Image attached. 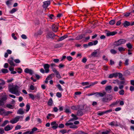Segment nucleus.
<instances>
[{
	"label": "nucleus",
	"mask_w": 134,
	"mask_h": 134,
	"mask_svg": "<svg viewBox=\"0 0 134 134\" xmlns=\"http://www.w3.org/2000/svg\"><path fill=\"white\" fill-rule=\"evenodd\" d=\"M60 132L62 134H64L67 132V130H60Z\"/></svg>",
	"instance_id": "44"
},
{
	"label": "nucleus",
	"mask_w": 134,
	"mask_h": 134,
	"mask_svg": "<svg viewBox=\"0 0 134 134\" xmlns=\"http://www.w3.org/2000/svg\"><path fill=\"white\" fill-rule=\"evenodd\" d=\"M126 45L127 47L129 49H131L132 48V45L130 43H128Z\"/></svg>",
	"instance_id": "37"
},
{
	"label": "nucleus",
	"mask_w": 134,
	"mask_h": 134,
	"mask_svg": "<svg viewBox=\"0 0 134 134\" xmlns=\"http://www.w3.org/2000/svg\"><path fill=\"white\" fill-rule=\"evenodd\" d=\"M35 98H36L37 99H39L40 97L39 93H37L35 96Z\"/></svg>",
	"instance_id": "49"
},
{
	"label": "nucleus",
	"mask_w": 134,
	"mask_h": 134,
	"mask_svg": "<svg viewBox=\"0 0 134 134\" xmlns=\"http://www.w3.org/2000/svg\"><path fill=\"white\" fill-rule=\"evenodd\" d=\"M12 113H13L12 112L10 111H7L6 112L5 111V115H7L9 114Z\"/></svg>",
	"instance_id": "62"
},
{
	"label": "nucleus",
	"mask_w": 134,
	"mask_h": 134,
	"mask_svg": "<svg viewBox=\"0 0 134 134\" xmlns=\"http://www.w3.org/2000/svg\"><path fill=\"white\" fill-rule=\"evenodd\" d=\"M51 125L52 126V128L54 129H55L58 127V125L56 122L54 121L51 123Z\"/></svg>",
	"instance_id": "7"
},
{
	"label": "nucleus",
	"mask_w": 134,
	"mask_h": 134,
	"mask_svg": "<svg viewBox=\"0 0 134 134\" xmlns=\"http://www.w3.org/2000/svg\"><path fill=\"white\" fill-rule=\"evenodd\" d=\"M19 87L16 85H14L13 83L9 85L8 90L12 93L19 96L20 94V92L18 91Z\"/></svg>",
	"instance_id": "1"
},
{
	"label": "nucleus",
	"mask_w": 134,
	"mask_h": 134,
	"mask_svg": "<svg viewBox=\"0 0 134 134\" xmlns=\"http://www.w3.org/2000/svg\"><path fill=\"white\" fill-rule=\"evenodd\" d=\"M126 40L124 39H121L114 42V44L116 46H118L121 44L125 43Z\"/></svg>",
	"instance_id": "4"
},
{
	"label": "nucleus",
	"mask_w": 134,
	"mask_h": 134,
	"mask_svg": "<svg viewBox=\"0 0 134 134\" xmlns=\"http://www.w3.org/2000/svg\"><path fill=\"white\" fill-rule=\"evenodd\" d=\"M119 93L120 95H123L124 93V91L123 90H121L119 91Z\"/></svg>",
	"instance_id": "40"
},
{
	"label": "nucleus",
	"mask_w": 134,
	"mask_h": 134,
	"mask_svg": "<svg viewBox=\"0 0 134 134\" xmlns=\"http://www.w3.org/2000/svg\"><path fill=\"white\" fill-rule=\"evenodd\" d=\"M87 59L85 57H84L82 60V62L85 63L87 61Z\"/></svg>",
	"instance_id": "57"
},
{
	"label": "nucleus",
	"mask_w": 134,
	"mask_h": 134,
	"mask_svg": "<svg viewBox=\"0 0 134 134\" xmlns=\"http://www.w3.org/2000/svg\"><path fill=\"white\" fill-rule=\"evenodd\" d=\"M118 49L120 52H121L122 51H125V49L122 47H119L118 48Z\"/></svg>",
	"instance_id": "53"
},
{
	"label": "nucleus",
	"mask_w": 134,
	"mask_h": 134,
	"mask_svg": "<svg viewBox=\"0 0 134 134\" xmlns=\"http://www.w3.org/2000/svg\"><path fill=\"white\" fill-rule=\"evenodd\" d=\"M54 36H57V35H55L52 32H49L48 33L47 36V37L48 38H53Z\"/></svg>",
	"instance_id": "10"
},
{
	"label": "nucleus",
	"mask_w": 134,
	"mask_h": 134,
	"mask_svg": "<svg viewBox=\"0 0 134 134\" xmlns=\"http://www.w3.org/2000/svg\"><path fill=\"white\" fill-rule=\"evenodd\" d=\"M97 54V52L96 51H94L92 53L91 55L92 56H93L94 57H97L96 55Z\"/></svg>",
	"instance_id": "34"
},
{
	"label": "nucleus",
	"mask_w": 134,
	"mask_h": 134,
	"mask_svg": "<svg viewBox=\"0 0 134 134\" xmlns=\"http://www.w3.org/2000/svg\"><path fill=\"white\" fill-rule=\"evenodd\" d=\"M52 29L53 32H56L57 31L58 27L57 25L53 24L52 26Z\"/></svg>",
	"instance_id": "12"
},
{
	"label": "nucleus",
	"mask_w": 134,
	"mask_h": 134,
	"mask_svg": "<svg viewBox=\"0 0 134 134\" xmlns=\"http://www.w3.org/2000/svg\"><path fill=\"white\" fill-rule=\"evenodd\" d=\"M114 91L115 92H117L118 90V88L117 86H115L114 88Z\"/></svg>",
	"instance_id": "56"
},
{
	"label": "nucleus",
	"mask_w": 134,
	"mask_h": 134,
	"mask_svg": "<svg viewBox=\"0 0 134 134\" xmlns=\"http://www.w3.org/2000/svg\"><path fill=\"white\" fill-rule=\"evenodd\" d=\"M78 134H86L82 131H79L77 132Z\"/></svg>",
	"instance_id": "64"
},
{
	"label": "nucleus",
	"mask_w": 134,
	"mask_h": 134,
	"mask_svg": "<svg viewBox=\"0 0 134 134\" xmlns=\"http://www.w3.org/2000/svg\"><path fill=\"white\" fill-rule=\"evenodd\" d=\"M118 76V73H114L110 74L109 76V78H112L113 77H116Z\"/></svg>",
	"instance_id": "16"
},
{
	"label": "nucleus",
	"mask_w": 134,
	"mask_h": 134,
	"mask_svg": "<svg viewBox=\"0 0 134 134\" xmlns=\"http://www.w3.org/2000/svg\"><path fill=\"white\" fill-rule=\"evenodd\" d=\"M72 125H73V123L72 122H66L65 124V125L67 126Z\"/></svg>",
	"instance_id": "61"
},
{
	"label": "nucleus",
	"mask_w": 134,
	"mask_h": 134,
	"mask_svg": "<svg viewBox=\"0 0 134 134\" xmlns=\"http://www.w3.org/2000/svg\"><path fill=\"white\" fill-rule=\"evenodd\" d=\"M56 96L60 98L62 96V94L58 92L56 93Z\"/></svg>",
	"instance_id": "52"
},
{
	"label": "nucleus",
	"mask_w": 134,
	"mask_h": 134,
	"mask_svg": "<svg viewBox=\"0 0 134 134\" xmlns=\"http://www.w3.org/2000/svg\"><path fill=\"white\" fill-rule=\"evenodd\" d=\"M49 65L47 64H44L43 65V67L45 70V72L48 73L49 72Z\"/></svg>",
	"instance_id": "8"
},
{
	"label": "nucleus",
	"mask_w": 134,
	"mask_h": 134,
	"mask_svg": "<svg viewBox=\"0 0 134 134\" xmlns=\"http://www.w3.org/2000/svg\"><path fill=\"white\" fill-rule=\"evenodd\" d=\"M119 75V79H121V80H122L124 79V78L122 77V74L120 72L118 73V75Z\"/></svg>",
	"instance_id": "33"
},
{
	"label": "nucleus",
	"mask_w": 134,
	"mask_h": 134,
	"mask_svg": "<svg viewBox=\"0 0 134 134\" xmlns=\"http://www.w3.org/2000/svg\"><path fill=\"white\" fill-rule=\"evenodd\" d=\"M26 111H29L30 108V106L29 104H27L26 105Z\"/></svg>",
	"instance_id": "43"
},
{
	"label": "nucleus",
	"mask_w": 134,
	"mask_h": 134,
	"mask_svg": "<svg viewBox=\"0 0 134 134\" xmlns=\"http://www.w3.org/2000/svg\"><path fill=\"white\" fill-rule=\"evenodd\" d=\"M16 70L17 72L19 73H21L22 71V70L21 69L19 68H17Z\"/></svg>",
	"instance_id": "47"
},
{
	"label": "nucleus",
	"mask_w": 134,
	"mask_h": 134,
	"mask_svg": "<svg viewBox=\"0 0 134 134\" xmlns=\"http://www.w3.org/2000/svg\"><path fill=\"white\" fill-rule=\"evenodd\" d=\"M1 71L3 73H7L8 72V70L5 69H3L1 70Z\"/></svg>",
	"instance_id": "36"
},
{
	"label": "nucleus",
	"mask_w": 134,
	"mask_h": 134,
	"mask_svg": "<svg viewBox=\"0 0 134 134\" xmlns=\"http://www.w3.org/2000/svg\"><path fill=\"white\" fill-rule=\"evenodd\" d=\"M116 33L117 32H110L107 33L106 34L107 36H110L114 35L116 34Z\"/></svg>",
	"instance_id": "20"
},
{
	"label": "nucleus",
	"mask_w": 134,
	"mask_h": 134,
	"mask_svg": "<svg viewBox=\"0 0 134 134\" xmlns=\"http://www.w3.org/2000/svg\"><path fill=\"white\" fill-rule=\"evenodd\" d=\"M69 127L70 128L72 129H77L78 128L77 126L76 125H71Z\"/></svg>",
	"instance_id": "45"
},
{
	"label": "nucleus",
	"mask_w": 134,
	"mask_h": 134,
	"mask_svg": "<svg viewBox=\"0 0 134 134\" xmlns=\"http://www.w3.org/2000/svg\"><path fill=\"white\" fill-rule=\"evenodd\" d=\"M82 84L83 86L88 85L89 84V83L88 82H82Z\"/></svg>",
	"instance_id": "60"
},
{
	"label": "nucleus",
	"mask_w": 134,
	"mask_h": 134,
	"mask_svg": "<svg viewBox=\"0 0 134 134\" xmlns=\"http://www.w3.org/2000/svg\"><path fill=\"white\" fill-rule=\"evenodd\" d=\"M17 10L18 9L17 8H13L10 12V13L11 14H13L17 11Z\"/></svg>",
	"instance_id": "31"
},
{
	"label": "nucleus",
	"mask_w": 134,
	"mask_h": 134,
	"mask_svg": "<svg viewBox=\"0 0 134 134\" xmlns=\"http://www.w3.org/2000/svg\"><path fill=\"white\" fill-rule=\"evenodd\" d=\"M9 122V121L7 120H5L3 123L1 125V126L2 127H4L6 124H7Z\"/></svg>",
	"instance_id": "30"
},
{
	"label": "nucleus",
	"mask_w": 134,
	"mask_h": 134,
	"mask_svg": "<svg viewBox=\"0 0 134 134\" xmlns=\"http://www.w3.org/2000/svg\"><path fill=\"white\" fill-rule=\"evenodd\" d=\"M58 127L59 128H62L64 127V125L63 124H61L59 125Z\"/></svg>",
	"instance_id": "51"
},
{
	"label": "nucleus",
	"mask_w": 134,
	"mask_h": 134,
	"mask_svg": "<svg viewBox=\"0 0 134 134\" xmlns=\"http://www.w3.org/2000/svg\"><path fill=\"white\" fill-rule=\"evenodd\" d=\"M110 52L111 53L113 54H115L117 53V52L114 49H111L110 50Z\"/></svg>",
	"instance_id": "41"
},
{
	"label": "nucleus",
	"mask_w": 134,
	"mask_h": 134,
	"mask_svg": "<svg viewBox=\"0 0 134 134\" xmlns=\"http://www.w3.org/2000/svg\"><path fill=\"white\" fill-rule=\"evenodd\" d=\"M20 117H21L19 116H16L15 118L10 120V122L12 124L15 123L19 121Z\"/></svg>",
	"instance_id": "5"
},
{
	"label": "nucleus",
	"mask_w": 134,
	"mask_h": 134,
	"mask_svg": "<svg viewBox=\"0 0 134 134\" xmlns=\"http://www.w3.org/2000/svg\"><path fill=\"white\" fill-rule=\"evenodd\" d=\"M50 2L49 1H47L43 2V7L44 8H46L50 5Z\"/></svg>",
	"instance_id": "13"
},
{
	"label": "nucleus",
	"mask_w": 134,
	"mask_h": 134,
	"mask_svg": "<svg viewBox=\"0 0 134 134\" xmlns=\"http://www.w3.org/2000/svg\"><path fill=\"white\" fill-rule=\"evenodd\" d=\"M34 72L33 71L30 69L28 68H26V73L29 74L30 75H32Z\"/></svg>",
	"instance_id": "14"
},
{
	"label": "nucleus",
	"mask_w": 134,
	"mask_h": 134,
	"mask_svg": "<svg viewBox=\"0 0 134 134\" xmlns=\"http://www.w3.org/2000/svg\"><path fill=\"white\" fill-rule=\"evenodd\" d=\"M5 111L4 109H0V114H4L5 115Z\"/></svg>",
	"instance_id": "29"
},
{
	"label": "nucleus",
	"mask_w": 134,
	"mask_h": 134,
	"mask_svg": "<svg viewBox=\"0 0 134 134\" xmlns=\"http://www.w3.org/2000/svg\"><path fill=\"white\" fill-rule=\"evenodd\" d=\"M17 114H23L24 113V111L21 108L19 109L17 111Z\"/></svg>",
	"instance_id": "19"
},
{
	"label": "nucleus",
	"mask_w": 134,
	"mask_h": 134,
	"mask_svg": "<svg viewBox=\"0 0 134 134\" xmlns=\"http://www.w3.org/2000/svg\"><path fill=\"white\" fill-rule=\"evenodd\" d=\"M65 112L66 113H71V110L69 109H65Z\"/></svg>",
	"instance_id": "59"
},
{
	"label": "nucleus",
	"mask_w": 134,
	"mask_h": 134,
	"mask_svg": "<svg viewBox=\"0 0 134 134\" xmlns=\"http://www.w3.org/2000/svg\"><path fill=\"white\" fill-rule=\"evenodd\" d=\"M5 81L1 79H0V85L3 86L5 84Z\"/></svg>",
	"instance_id": "35"
},
{
	"label": "nucleus",
	"mask_w": 134,
	"mask_h": 134,
	"mask_svg": "<svg viewBox=\"0 0 134 134\" xmlns=\"http://www.w3.org/2000/svg\"><path fill=\"white\" fill-rule=\"evenodd\" d=\"M12 1V0H9L8 1H7L6 2V4L8 5H11V4Z\"/></svg>",
	"instance_id": "38"
},
{
	"label": "nucleus",
	"mask_w": 134,
	"mask_h": 134,
	"mask_svg": "<svg viewBox=\"0 0 134 134\" xmlns=\"http://www.w3.org/2000/svg\"><path fill=\"white\" fill-rule=\"evenodd\" d=\"M84 36V34H82L79 35L76 37L75 40H78L81 39Z\"/></svg>",
	"instance_id": "21"
},
{
	"label": "nucleus",
	"mask_w": 134,
	"mask_h": 134,
	"mask_svg": "<svg viewBox=\"0 0 134 134\" xmlns=\"http://www.w3.org/2000/svg\"><path fill=\"white\" fill-rule=\"evenodd\" d=\"M119 103L118 101H116L115 102H114L111 104L110 106V107H113L115 105H116Z\"/></svg>",
	"instance_id": "32"
},
{
	"label": "nucleus",
	"mask_w": 134,
	"mask_h": 134,
	"mask_svg": "<svg viewBox=\"0 0 134 134\" xmlns=\"http://www.w3.org/2000/svg\"><path fill=\"white\" fill-rule=\"evenodd\" d=\"M113 98V97L111 95L108 94L102 98L101 100L104 103H108Z\"/></svg>",
	"instance_id": "2"
},
{
	"label": "nucleus",
	"mask_w": 134,
	"mask_h": 134,
	"mask_svg": "<svg viewBox=\"0 0 134 134\" xmlns=\"http://www.w3.org/2000/svg\"><path fill=\"white\" fill-rule=\"evenodd\" d=\"M106 93L103 92V93L97 92L96 93V96L98 97V96L101 97H103L106 95Z\"/></svg>",
	"instance_id": "9"
},
{
	"label": "nucleus",
	"mask_w": 134,
	"mask_h": 134,
	"mask_svg": "<svg viewBox=\"0 0 134 134\" xmlns=\"http://www.w3.org/2000/svg\"><path fill=\"white\" fill-rule=\"evenodd\" d=\"M125 27H127L131 25V23L127 21H125L122 24Z\"/></svg>",
	"instance_id": "18"
},
{
	"label": "nucleus",
	"mask_w": 134,
	"mask_h": 134,
	"mask_svg": "<svg viewBox=\"0 0 134 134\" xmlns=\"http://www.w3.org/2000/svg\"><path fill=\"white\" fill-rule=\"evenodd\" d=\"M21 127V126L20 125H17L15 127V130H18L20 129Z\"/></svg>",
	"instance_id": "50"
},
{
	"label": "nucleus",
	"mask_w": 134,
	"mask_h": 134,
	"mask_svg": "<svg viewBox=\"0 0 134 134\" xmlns=\"http://www.w3.org/2000/svg\"><path fill=\"white\" fill-rule=\"evenodd\" d=\"M7 99L6 95H4L3 94H0V105H3L4 104V102Z\"/></svg>",
	"instance_id": "3"
},
{
	"label": "nucleus",
	"mask_w": 134,
	"mask_h": 134,
	"mask_svg": "<svg viewBox=\"0 0 134 134\" xmlns=\"http://www.w3.org/2000/svg\"><path fill=\"white\" fill-rule=\"evenodd\" d=\"M30 98L32 100H34L35 99V97L34 95L30 93L28 94Z\"/></svg>",
	"instance_id": "28"
},
{
	"label": "nucleus",
	"mask_w": 134,
	"mask_h": 134,
	"mask_svg": "<svg viewBox=\"0 0 134 134\" xmlns=\"http://www.w3.org/2000/svg\"><path fill=\"white\" fill-rule=\"evenodd\" d=\"M83 115V113L81 110H78L77 112V115L79 116H82Z\"/></svg>",
	"instance_id": "25"
},
{
	"label": "nucleus",
	"mask_w": 134,
	"mask_h": 134,
	"mask_svg": "<svg viewBox=\"0 0 134 134\" xmlns=\"http://www.w3.org/2000/svg\"><path fill=\"white\" fill-rule=\"evenodd\" d=\"M8 62L10 64V65L13 66H14L15 65L12 58H10L8 59Z\"/></svg>",
	"instance_id": "15"
},
{
	"label": "nucleus",
	"mask_w": 134,
	"mask_h": 134,
	"mask_svg": "<svg viewBox=\"0 0 134 134\" xmlns=\"http://www.w3.org/2000/svg\"><path fill=\"white\" fill-rule=\"evenodd\" d=\"M113 83L114 84L116 83L118 85H119L120 84V81L118 80H115L113 82Z\"/></svg>",
	"instance_id": "39"
},
{
	"label": "nucleus",
	"mask_w": 134,
	"mask_h": 134,
	"mask_svg": "<svg viewBox=\"0 0 134 134\" xmlns=\"http://www.w3.org/2000/svg\"><path fill=\"white\" fill-rule=\"evenodd\" d=\"M115 20H111L109 22V24L111 25H113L115 23Z\"/></svg>",
	"instance_id": "48"
},
{
	"label": "nucleus",
	"mask_w": 134,
	"mask_h": 134,
	"mask_svg": "<svg viewBox=\"0 0 134 134\" xmlns=\"http://www.w3.org/2000/svg\"><path fill=\"white\" fill-rule=\"evenodd\" d=\"M6 107L9 108H12V105L9 104H7L6 105Z\"/></svg>",
	"instance_id": "58"
},
{
	"label": "nucleus",
	"mask_w": 134,
	"mask_h": 134,
	"mask_svg": "<svg viewBox=\"0 0 134 134\" xmlns=\"http://www.w3.org/2000/svg\"><path fill=\"white\" fill-rule=\"evenodd\" d=\"M52 103L53 100L52 99V98H50L48 103V105L50 106L52 105Z\"/></svg>",
	"instance_id": "27"
},
{
	"label": "nucleus",
	"mask_w": 134,
	"mask_h": 134,
	"mask_svg": "<svg viewBox=\"0 0 134 134\" xmlns=\"http://www.w3.org/2000/svg\"><path fill=\"white\" fill-rule=\"evenodd\" d=\"M107 80H104L102 81L101 82V84L102 85H104L107 82Z\"/></svg>",
	"instance_id": "63"
},
{
	"label": "nucleus",
	"mask_w": 134,
	"mask_h": 134,
	"mask_svg": "<svg viewBox=\"0 0 134 134\" xmlns=\"http://www.w3.org/2000/svg\"><path fill=\"white\" fill-rule=\"evenodd\" d=\"M98 43V41L97 40H95L93 42V43L92 42H89L88 43V46H91L93 45H95Z\"/></svg>",
	"instance_id": "17"
},
{
	"label": "nucleus",
	"mask_w": 134,
	"mask_h": 134,
	"mask_svg": "<svg viewBox=\"0 0 134 134\" xmlns=\"http://www.w3.org/2000/svg\"><path fill=\"white\" fill-rule=\"evenodd\" d=\"M57 87L58 88V89L61 91H63V90L61 86L59 84L57 86Z\"/></svg>",
	"instance_id": "42"
},
{
	"label": "nucleus",
	"mask_w": 134,
	"mask_h": 134,
	"mask_svg": "<svg viewBox=\"0 0 134 134\" xmlns=\"http://www.w3.org/2000/svg\"><path fill=\"white\" fill-rule=\"evenodd\" d=\"M66 58L69 61H71L72 59V58L70 56L67 57Z\"/></svg>",
	"instance_id": "54"
},
{
	"label": "nucleus",
	"mask_w": 134,
	"mask_h": 134,
	"mask_svg": "<svg viewBox=\"0 0 134 134\" xmlns=\"http://www.w3.org/2000/svg\"><path fill=\"white\" fill-rule=\"evenodd\" d=\"M13 128V126L12 125H8L4 127V130L6 131H9L12 130Z\"/></svg>",
	"instance_id": "11"
},
{
	"label": "nucleus",
	"mask_w": 134,
	"mask_h": 134,
	"mask_svg": "<svg viewBox=\"0 0 134 134\" xmlns=\"http://www.w3.org/2000/svg\"><path fill=\"white\" fill-rule=\"evenodd\" d=\"M109 125L111 126H118V125L117 124V123L116 121H112L111 122V123L109 124Z\"/></svg>",
	"instance_id": "22"
},
{
	"label": "nucleus",
	"mask_w": 134,
	"mask_h": 134,
	"mask_svg": "<svg viewBox=\"0 0 134 134\" xmlns=\"http://www.w3.org/2000/svg\"><path fill=\"white\" fill-rule=\"evenodd\" d=\"M4 132V129L2 128H0V134H2Z\"/></svg>",
	"instance_id": "55"
},
{
	"label": "nucleus",
	"mask_w": 134,
	"mask_h": 134,
	"mask_svg": "<svg viewBox=\"0 0 134 134\" xmlns=\"http://www.w3.org/2000/svg\"><path fill=\"white\" fill-rule=\"evenodd\" d=\"M54 76V75L52 73L48 75L46 78V80L45 81V83H48V81L52 79L53 77Z\"/></svg>",
	"instance_id": "6"
},
{
	"label": "nucleus",
	"mask_w": 134,
	"mask_h": 134,
	"mask_svg": "<svg viewBox=\"0 0 134 134\" xmlns=\"http://www.w3.org/2000/svg\"><path fill=\"white\" fill-rule=\"evenodd\" d=\"M79 108V106L77 105L76 106H73L71 107V109L73 110H77Z\"/></svg>",
	"instance_id": "26"
},
{
	"label": "nucleus",
	"mask_w": 134,
	"mask_h": 134,
	"mask_svg": "<svg viewBox=\"0 0 134 134\" xmlns=\"http://www.w3.org/2000/svg\"><path fill=\"white\" fill-rule=\"evenodd\" d=\"M42 32L40 31L35 34V37H37L38 36L41 35L42 34Z\"/></svg>",
	"instance_id": "24"
},
{
	"label": "nucleus",
	"mask_w": 134,
	"mask_h": 134,
	"mask_svg": "<svg viewBox=\"0 0 134 134\" xmlns=\"http://www.w3.org/2000/svg\"><path fill=\"white\" fill-rule=\"evenodd\" d=\"M112 88V86L110 85H109L106 86L105 88V90L107 91H109Z\"/></svg>",
	"instance_id": "23"
},
{
	"label": "nucleus",
	"mask_w": 134,
	"mask_h": 134,
	"mask_svg": "<svg viewBox=\"0 0 134 134\" xmlns=\"http://www.w3.org/2000/svg\"><path fill=\"white\" fill-rule=\"evenodd\" d=\"M129 60L128 59H126L124 63V64L126 65H128L129 64Z\"/></svg>",
	"instance_id": "46"
}]
</instances>
